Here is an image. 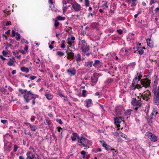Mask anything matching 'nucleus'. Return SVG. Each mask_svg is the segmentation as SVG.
<instances>
[{
    "label": "nucleus",
    "mask_w": 159,
    "mask_h": 159,
    "mask_svg": "<svg viewBox=\"0 0 159 159\" xmlns=\"http://www.w3.org/2000/svg\"><path fill=\"white\" fill-rule=\"evenodd\" d=\"M57 55L61 57L64 56V53L63 52L61 51H58L57 52Z\"/></svg>",
    "instance_id": "2f4dec72"
},
{
    "label": "nucleus",
    "mask_w": 159,
    "mask_h": 159,
    "mask_svg": "<svg viewBox=\"0 0 159 159\" xmlns=\"http://www.w3.org/2000/svg\"><path fill=\"white\" fill-rule=\"evenodd\" d=\"M147 121L148 125L151 126H152V123L153 122V121L151 119H148Z\"/></svg>",
    "instance_id": "473e14b6"
},
{
    "label": "nucleus",
    "mask_w": 159,
    "mask_h": 159,
    "mask_svg": "<svg viewBox=\"0 0 159 159\" xmlns=\"http://www.w3.org/2000/svg\"><path fill=\"white\" fill-rule=\"evenodd\" d=\"M115 125L117 126V127L119 128L120 127V125L119 124H117L120 123L122 121V120L120 118L116 117L115 118Z\"/></svg>",
    "instance_id": "1a4fd4ad"
},
{
    "label": "nucleus",
    "mask_w": 159,
    "mask_h": 159,
    "mask_svg": "<svg viewBox=\"0 0 159 159\" xmlns=\"http://www.w3.org/2000/svg\"><path fill=\"white\" fill-rule=\"evenodd\" d=\"M14 60L15 58L14 57H13L12 59L10 58L9 59V61L7 63V65L10 66H12L14 63Z\"/></svg>",
    "instance_id": "a211bd4d"
},
{
    "label": "nucleus",
    "mask_w": 159,
    "mask_h": 159,
    "mask_svg": "<svg viewBox=\"0 0 159 159\" xmlns=\"http://www.w3.org/2000/svg\"><path fill=\"white\" fill-rule=\"evenodd\" d=\"M76 57V61L77 62H80L81 60V55L80 54L78 53L77 54V56H75Z\"/></svg>",
    "instance_id": "a878e982"
},
{
    "label": "nucleus",
    "mask_w": 159,
    "mask_h": 159,
    "mask_svg": "<svg viewBox=\"0 0 159 159\" xmlns=\"http://www.w3.org/2000/svg\"><path fill=\"white\" fill-rule=\"evenodd\" d=\"M31 130L35 131L36 130V129H37V127L35 125H31L30 126Z\"/></svg>",
    "instance_id": "c85d7f7f"
},
{
    "label": "nucleus",
    "mask_w": 159,
    "mask_h": 159,
    "mask_svg": "<svg viewBox=\"0 0 159 159\" xmlns=\"http://www.w3.org/2000/svg\"><path fill=\"white\" fill-rule=\"evenodd\" d=\"M17 32H15L14 31V30H13L12 31V34L11 35V37H15L16 34V33Z\"/></svg>",
    "instance_id": "49530a36"
},
{
    "label": "nucleus",
    "mask_w": 159,
    "mask_h": 159,
    "mask_svg": "<svg viewBox=\"0 0 159 159\" xmlns=\"http://www.w3.org/2000/svg\"><path fill=\"white\" fill-rule=\"evenodd\" d=\"M101 62L100 61L98 60H95L94 61V63L93 64V66L95 67L96 66L98 65H100Z\"/></svg>",
    "instance_id": "bb28decb"
},
{
    "label": "nucleus",
    "mask_w": 159,
    "mask_h": 159,
    "mask_svg": "<svg viewBox=\"0 0 159 159\" xmlns=\"http://www.w3.org/2000/svg\"><path fill=\"white\" fill-rule=\"evenodd\" d=\"M23 97L25 103H29L30 101L32 99L33 100L32 103L33 105H34L35 104V99L38 98L39 96L37 95L32 93L30 91H27L26 93H25Z\"/></svg>",
    "instance_id": "f257e3e1"
},
{
    "label": "nucleus",
    "mask_w": 159,
    "mask_h": 159,
    "mask_svg": "<svg viewBox=\"0 0 159 159\" xmlns=\"http://www.w3.org/2000/svg\"><path fill=\"white\" fill-rule=\"evenodd\" d=\"M152 134L151 132L148 131L146 133V135L150 139L151 136L152 135Z\"/></svg>",
    "instance_id": "7c9ffc66"
},
{
    "label": "nucleus",
    "mask_w": 159,
    "mask_h": 159,
    "mask_svg": "<svg viewBox=\"0 0 159 159\" xmlns=\"http://www.w3.org/2000/svg\"><path fill=\"white\" fill-rule=\"evenodd\" d=\"M154 7V6H152L151 8H150L149 12V13H153V8Z\"/></svg>",
    "instance_id": "a19ab883"
},
{
    "label": "nucleus",
    "mask_w": 159,
    "mask_h": 159,
    "mask_svg": "<svg viewBox=\"0 0 159 159\" xmlns=\"http://www.w3.org/2000/svg\"><path fill=\"white\" fill-rule=\"evenodd\" d=\"M81 49L82 51L85 53L89 52L90 50V47L89 45H85L84 44L82 45L81 47Z\"/></svg>",
    "instance_id": "6e6552de"
},
{
    "label": "nucleus",
    "mask_w": 159,
    "mask_h": 159,
    "mask_svg": "<svg viewBox=\"0 0 159 159\" xmlns=\"http://www.w3.org/2000/svg\"><path fill=\"white\" fill-rule=\"evenodd\" d=\"M44 123L45 125H49L51 123V121L49 118H47L44 120Z\"/></svg>",
    "instance_id": "4be33fe9"
},
{
    "label": "nucleus",
    "mask_w": 159,
    "mask_h": 159,
    "mask_svg": "<svg viewBox=\"0 0 159 159\" xmlns=\"http://www.w3.org/2000/svg\"><path fill=\"white\" fill-rule=\"evenodd\" d=\"M158 11H159V7L156 8L155 10V13L157 15L159 14Z\"/></svg>",
    "instance_id": "13d9d810"
},
{
    "label": "nucleus",
    "mask_w": 159,
    "mask_h": 159,
    "mask_svg": "<svg viewBox=\"0 0 159 159\" xmlns=\"http://www.w3.org/2000/svg\"><path fill=\"white\" fill-rule=\"evenodd\" d=\"M87 93V91L85 90H82V96L84 97H85L86 96V94Z\"/></svg>",
    "instance_id": "58836bf2"
},
{
    "label": "nucleus",
    "mask_w": 159,
    "mask_h": 159,
    "mask_svg": "<svg viewBox=\"0 0 159 159\" xmlns=\"http://www.w3.org/2000/svg\"><path fill=\"white\" fill-rule=\"evenodd\" d=\"M103 143H102V146L103 147L105 148L106 149L107 148V147L108 145H107V144L104 141H103Z\"/></svg>",
    "instance_id": "5fc2aeb1"
},
{
    "label": "nucleus",
    "mask_w": 159,
    "mask_h": 159,
    "mask_svg": "<svg viewBox=\"0 0 159 159\" xmlns=\"http://www.w3.org/2000/svg\"><path fill=\"white\" fill-rule=\"evenodd\" d=\"M75 39V37L74 36H72L71 37V38L70 39L69 38L67 39V40L68 41V42L70 43H73L74 42L72 41L71 40H74Z\"/></svg>",
    "instance_id": "cd10ccee"
},
{
    "label": "nucleus",
    "mask_w": 159,
    "mask_h": 159,
    "mask_svg": "<svg viewBox=\"0 0 159 159\" xmlns=\"http://www.w3.org/2000/svg\"><path fill=\"white\" fill-rule=\"evenodd\" d=\"M150 139L152 141L155 142L157 141V137L153 134L151 136Z\"/></svg>",
    "instance_id": "5701e85b"
},
{
    "label": "nucleus",
    "mask_w": 159,
    "mask_h": 159,
    "mask_svg": "<svg viewBox=\"0 0 159 159\" xmlns=\"http://www.w3.org/2000/svg\"><path fill=\"white\" fill-rule=\"evenodd\" d=\"M117 32L119 34H121L122 33L123 31L121 30L120 29V30H117Z\"/></svg>",
    "instance_id": "338daca9"
},
{
    "label": "nucleus",
    "mask_w": 159,
    "mask_h": 159,
    "mask_svg": "<svg viewBox=\"0 0 159 159\" xmlns=\"http://www.w3.org/2000/svg\"><path fill=\"white\" fill-rule=\"evenodd\" d=\"M153 78L155 79V80L154 81V84L152 86L153 88L152 91H156V90H157V85L158 84V77L156 75H154Z\"/></svg>",
    "instance_id": "0eeeda50"
},
{
    "label": "nucleus",
    "mask_w": 159,
    "mask_h": 159,
    "mask_svg": "<svg viewBox=\"0 0 159 159\" xmlns=\"http://www.w3.org/2000/svg\"><path fill=\"white\" fill-rule=\"evenodd\" d=\"M73 135L74 137H77V138L78 137H80L77 134L75 133H73Z\"/></svg>",
    "instance_id": "0e129e2a"
},
{
    "label": "nucleus",
    "mask_w": 159,
    "mask_h": 159,
    "mask_svg": "<svg viewBox=\"0 0 159 159\" xmlns=\"http://www.w3.org/2000/svg\"><path fill=\"white\" fill-rule=\"evenodd\" d=\"M131 89L133 90H135L136 88V85H135V83H133L131 85Z\"/></svg>",
    "instance_id": "c9c22d12"
},
{
    "label": "nucleus",
    "mask_w": 159,
    "mask_h": 159,
    "mask_svg": "<svg viewBox=\"0 0 159 159\" xmlns=\"http://www.w3.org/2000/svg\"><path fill=\"white\" fill-rule=\"evenodd\" d=\"M86 105V107H89L90 106L91 104L92 103V100L90 99H89L85 101Z\"/></svg>",
    "instance_id": "2eb2a0df"
},
{
    "label": "nucleus",
    "mask_w": 159,
    "mask_h": 159,
    "mask_svg": "<svg viewBox=\"0 0 159 159\" xmlns=\"http://www.w3.org/2000/svg\"><path fill=\"white\" fill-rule=\"evenodd\" d=\"M72 7L76 11H79L81 10L80 5L78 4L76 2H74L73 3H71Z\"/></svg>",
    "instance_id": "39448f33"
},
{
    "label": "nucleus",
    "mask_w": 159,
    "mask_h": 159,
    "mask_svg": "<svg viewBox=\"0 0 159 159\" xmlns=\"http://www.w3.org/2000/svg\"><path fill=\"white\" fill-rule=\"evenodd\" d=\"M21 42L23 43H25L27 44H28L29 43L28 41L27 40H25L24 38H22Z\"/></svg>",
    "instance_id": "09e8293b"
},
{
    "label": "nucleus",
    "mask_w": 159,
    "mask_h": 159,
    "mask_svg": "<svg viewBox=\"0 0 159 159\" xmlns=\"http://www.w3.org/2000/svg\"><path fill=\"white\" fill-rule=\"evenodd\" d=\"M152 112H153L155 114V117H156L157 114L158 113V112L157 111V110L156 109L154 108Z\"/></svg>",
    "instance_id": "a18cd8bd"
},
{
    "label": "nucleus",
    "mask_w": 159,
    "mask_h": 159,
    "mask_svg": "<svg viewBox=\"0 0 159 159\" xmlns=\"http://www.w3.org/2000/svg\"><path fill=\"white\" fill-rule=\"evenodd\" d=\"M120 133H121V134L120 135V136L123 137V138H125V139L127 140L128 139V137L125 134H124L122 132H120Z\"/></svg>",
    "instance_id": "e433bc0d"
},
{
    "label": "nucleus",
    "mask_w": 159,
    "mask_h": 159,
    "mask_svg": "<svg viewBox=\"0 0 159 159\" xmlns=\"http://www.w3.org/2000/svg\"><path fill=\"white\" fill-rule=\"evenodd\" d=\"M140 55H142L144 53V50H143V48H141L138 51Z\"/></svg>",
    "instance_id": "c03bdc74"
},
{
    "label": "nucleus",
    "mask_w": 159,
    "mask_h": 159,
    "mask_svg": "<svg viewBox=\"0 0 159 159\" xmlns=\"http://www.w3.org/2000/svg\"><path fill=\"white\" fill-rule=\"evenodd\" d=\"M93 53L92 52H90L86 54H84V56L86 55L87 57H89L90 55H93Z\"/></svg>",
    "instance_id": "4d7b16f0"
},
{
    "label": "nucleus",
    "mask_w": 159,
    "mask_h": 159,
    "mask_svg": "<svg viewBox=\"0 0 159 159\" xmlns=\"http://www.w3.org/2000/svg\"><path fill=\"white\" fill-rule=\"evenodd\" d=\"M85 6L86 7H88L89 5V0H85Z\"/></svg>",
    "instance_id": "ea45409f"
},
{
    "label": "nucleus",
    "mask_w": 159,
    "mask_h": 159,
    "mask_svg": "<svg viewBox=\"0 0 159 159\" xmlns=\"http://www.w3.org/2000/svg\"><path fill=\"white\" fill-rule=\"evenodd\" d=\"M98 79V77L95 76V74H94L93 76L91 77V80L92 83L96 84L97 82Z\"/></svg>",
    "instance_id": "f8f14e48"
},
{
    "label": "nucleus",
    "mask_w": 159,
    "mask_h": 159,
    "mask_svg": "<svg viewBox=\"0 0 159 159\" xmlns=\"http://www.w3.org/2000/svg\"><path fill=\"white\" fill-rule=\"evenodd\" d=\"M80 153L83 155V158L84 159L85 157V154L87 153V152L83 150Z\"/></svg>",
    "instance_id": "72a5a7b5"
},
{
    "label": "nucleus",
    "mask_w": 159,
    "mask_h": 159,
    "mask_svg": "<svg viewBox=\"0 0 159 159\" xmlns=\"http://www.w3.org/2000/svg\"><path fill=\"white\" fill-rule=\"evenodd\" d=\"M68 9V7H67L65 6L63 7V13H65L67 9Z\"/></svg>",
    "instance_id": "864d4df0"
},
{
    "label": "nucleus",
    "mask_w": 159,
    "mask_h": 159,
    "mask_svg": "<svg viewBox=\"0 0 159 159\" xmlns=\"http://www.w3.org/2000/svg\"><path fill=\"white\" fill-rule=\"evenodd\" d=\"M78 142L80 143L79 145L80 146L83 145L84 147L87 148L88 145L90 144V141L87 139L82 137H78Z\"/></svg>",
    "instance_id": "f03ea898"
},
{
    "label": "nucleus",
    "mask_w": 159,
    "mask_h": 159,
    "mask_svg": "<svg viewBox=\"0 0 159 159\" xmlns=\"http://www.w3.org/2000/svg\"><path fill=\"white\" fill-rule=\"evenodd\" d=\"M18 147L17 146V145H15L14 147V151L15 152H16L18 148Z\"/></svg>",
    "instance_id": "8fccbe9b"
},
{
    "label": "nucleus",
    "mask_w": 159,
    "mask_h": 159,
    "mask_svg": "<svg viewBox=\"0 0 159 159\" xmlns=\"http://www.w3.org/2000/svg\"><path fill=\"white\" fill-rule=\"evenodd\" d=\"M56 121L59 123L61 125L62 124L63 122L62 121L61 119H56Z\"/></svg>",
    "instance_id": "603ef678"
},
{
    "label": "nucleus",
    "mask_w": 159,
    "mask_h": 159,
    "mask_svg": "<svg viewBox=\"0 0 159 159\" xmlns=\"http://www.w3.org/2000/svg\"><path fill=\"white\" fill-rule=\"evenodd\" d=\"M11 25V22L4 20L3 21L2 27L3 28H4L6 27V26H7Z\"/></svg>",
    "instance_id": "dca6fc26"
},
{
    "label": "nucleus",
    "mask_w": 159,
    "mask_h": 159,
    "mask_svg": "<svg viewBox=\"0 0 159 159\" xmlns=\"http://www.w3.org/2000/svg\"><path fill=\"white\" fill-rule=\"evenodd\" d=\"M31 153V152L30 151H28V152H27L26 153V155L27 157L26 158H29L30 156V155Z\"/></svg>",
    "instance_id": "6e6d98bb"
},
{
    "label": "nucleus",
    "mask_w": 159,
    "mask_h": 159,
    "mask_svg": "<svg viewBox=\"0 0 159 159\" xmlns=\"http://www.w3.org/2000/svg\"><path fill=\"white\" fill-rule=\"evenodd\" d=\"M137 0H132V3L131 5V7H134L136 5V2Z\"/></svg>",
    "instance_id": "f704fd0d"
},
{
    "label": "nucleus",
    "mask_w": 159,
    "mask_h": 159,
    "mask_svg": "<svg viewBox=\"0 0 159 159\" xmlns=\"http://www.w3.org/2000/svg\"><path fill=\"white\" fill-rule=\"evenodd\" d=\"M154 93L153 101L155 104L157 105L159 104V86L157 90L152 91Z\"/></svg>",
    "instance_id": "7ed1b4c3"
},
{
    "label": "nucleus",
    "mask_w": 159,
    "mask_h": 159,
    "mask_svg": "<svg viewBox=\"0 0 159 159\" xmlns=\"http://www.w3.org/2000/svg\"><path fill=\"white\" fill-rule=\"evenodd\" d=\"M138 81H137L136 83V84H137L136 85V88L138 89H139L140 88H141L142 87V86H141L139 84H138Z\"/></svg>",
    "instance_id": "bf43d9fd"
},
{
    "label": "nucleus",
    "mask_w": 159,
    "mask_h": 159,
    "mask_svg": "<svg viewBox=\"0 0 159 159\" xmlns=\"http://www.w3.org/2000/svg\"><path fill=\"white\" fill-rule=\"evenodd\" d=\"M30 78L32 80H34V79L36 78V77L35 76H30Z\"/></svg>",
    "instance_id": "69168bd1"
},
{
    "label": "nucleus",
    "mask_w": 159,
    "mask_h": 159,
    "mask_svg": "<svg viewBox=\"0 0 159 159\" xmlns=\"http://www.w3.org/2000/svg\"><path fill=\"white\" fill-rule=\"evenodd\" d=\"M16 39L17 40H18L20 39V34H19L18 33H16Z\"/></svg>",
    "instance_id": "79ce46f5"
},
{
    "label": "nucleus",
    "mask_w": 159,
    "mask_h": 159,
    "mask_svg": "<svg viewBox=\"0 0 159 159\" xmlns=\"http://www.w3.org/2000/svg\"><path fill=\"white\" fill-rule=\"evenodd\" d=\"M146 41L148 45L150 48H152L154 47V43L151 40V38L147 39Z\"/></svg>",
    "instance_id": "9b49d317"
},
{
    "label": "nucleus",
    "mask_w": 159,
    "mask_h": 159,
    "mask_svg": "<svg viewBox=\"0 0 159 159\" xmlns=\"http://www.w3.org/2000/svg\"><path fill=\"white\" fill-rule=\"evenodd\" d=\"M68 52V51H66V52L68 55V56L67 57V58H70L71 59H73L74 58V53L71 52Z\"/></svg>",
    "instance_id": "4468645a"
},
{
    "label": "nucleus",
    "mask_w": 159,
    "mask_h": 159,
    "mask_svg": "<svg viewBox=\"0 0 159 159\" xmlns=\"http://www.w3.org/2000/svg\"><path fill=\"white\" fill-rule=\"evenodd\" d=\"M156 2H157L156 1H155L154 0H150V4L151 5L153 3H154Z\"/></svg>",
    "instance_id": "e2e57ef3"
},
{
    "label": "nucleus",
    "mask_w": 159,
    "mask_h": 159,
    "mask_svg": "<svg viewBox=\"0 0 159 159\" xmlns=\"http://www.w3.org/2000/svg\"><path fill=\"white\" fill-rule=\"evenodd\" d=\"M122 107H116L115 108V111L117 114L121 115L122 114Z\"/></svg>",
    "instance_id": "ddd939ff"
},
{
    "label": "nucleus",
    "mask_w": 159,
    "mask_h": 159,
    "mask_svg": "<svg viewBox=\"0 0 159 159\" xmlns=\"http://www.w3.org/2000/svg\"><path fill=\"white\" fill-rule=\"evenodd\" d=\"M35 118L34 116H32L30 118V120L32 122L34 121L35 120Z\"/></svg>",
    "instance_id": "774afa93"
},
{
    "label": "nucleus",
    "mask_w": 159,
    "mask_h": 159,
    "mask_svg": "<svg viewBox=\"0 0 159 159\" xmlns=\"http://www.w3.org/2000/svg\"><path fill=\"white\" fill-rule=\"evenodd\" d=\"M59 25V22L57 21V20H55V23L54 24V25L56 27V28Z\"/></svg>",
    "instance_id": "37998d69"
},
{
    "label": "nucleus",
    "mask_w": 159,
    "mask_h": 159,
    "mask_svg": "<svg viewBox=\"0 0 159 159\" xmlns=\"http://www.w3.org/2000/svg\"><path fill=\"white\" fill-rule=\"evenodd\" d=\"M57 20H64L65 19V17H62L61 16H58L56 18Z\"/></svg>",
    "instance_id": "c756f323"
},
{
    "label": "nucleus",
    "mask_w": 159,
    "mask_h": 159,
    "mask_svg": "<svg viewBox=\"0 0 159 159\" xmlns=\"http://www.w3.org/2000/svg\"><path fill=\"white\" fill-rule=\"evenodd\" d=\"M147 92L148 93L145 94L144 96H143V99L146 101H148L150 99V97L151 96V92L148 90H147Z\"/></svg>",
    "instance_id": "9d476101"
},
{
    "label": "nucleus",
    "mask_w": 159,
    "mask_h": 159,
    "mask_svg": "<svg viewBox=\"0 0 159 159\" xmlns=\"http://www.w3.org/2000/svg\"><path fill=\"white\" fill-rule=\"evenodd\" d=\"M21 70L23 72L28 73L29 71V69L28 68L24 66H22L20 68Z\"/></svg>",
    "instance_id": "6ab92c4d"
},
{
    "label": "nucleus",
    "mask_w": 159,
    "mask_h": 159,
    "mask_svg": "<svg viewBox=\"0 0 159 159\" xmlns=\"http://www.w3.org/2000/svg\"><path fill=\"white\" fill-rule=\"evenodd\" d=\"M88 63V64L87 65V66L89 65L90 67H92L93 65V61H90Z\"/></svg>",
    "instance_id": "3c124183"
},
{
    "label": "nucleus",
    "mask_w": 159,
    "mask_h": 159,
    "mask_svg": "<svg viewBox=\"0 0 159 159\" xmlns=\"http://www.w3.org/2000/svg\"><path fill=\"white\" fill-rule=\"evenodd\" d=\"M67 72L71 74V75H74L76 74L75 70L74 69H73L71 70L68 69L67 70Z\"/></svg>",
    "instance_id": "aec40b11"
},
{
    "label": "nucleus",
    "mask_w": 159,
    "mask_h": 159,
    "mask_svg": "<svg viewBox=\"0 0 159 159\" xmlns=\"http://www.w3.org/2000/svg\"><path fill=\"white\" fill-rule=\"evenodd\" d=\"M2 53L3 56H5L8 54V52L5 50H3L2 52Z\"/></svg>",
    "instance_id": "052dcab7"
},
{
    "label": "nucleus",
    "mask_w": 159,
    "mask_h": 159,
    "mask_svg": "<svg viewBox=\"0 0 159 159\" xmlns=\"http://www.w3.org/2000/svg\"><path fill=\"white\" fill-rule=\"evenodd\" d=\"M131 103L132 105L138 106V107H140L142 106V103L138 101L135 98H134L131 101Z\"/></svg>",
    "instance_id": "423d86ee"
},
{
    "label": "nucleus",
    "mask_w": 159,
    "mask_h": 159,
    "mask_svg": "<svg viewBox=\"0 0 159 159\" xmlns=\"http://www.w3.org/2000/svg\"><path fill=\"white\" fill-rule=\"evenodd\" d=\"M45 96L49 100L52 99L53 98L52 95L48 93H45Z\"/></svg>",
    "instance_id": "412c9836"
},
{
    "label": "nucleus",
    "mask_w": 159,
    "mask_h": 159,
    "mask_svg": "<svg viewBox=\"0 0 159 159\" xmlns=\"http://www.w3.org/2000/svg\"><path fill=\"white\" fill-rule=\"evenodd\" d=\"M90 26L92 28L98 30V25L96 22H93L91 24Z\"/></svg>",
    "instance_id": "f3484780"
},
{
    "label": "nucleus",
    "mask_w": 159,
    "mask_h": 159,
    "mask_svg": "<svg viewBox=\"0 0 159 159\" xmlns=\"http://www.w3.org/2000/svg\"><path fill=\"white\" fill-rule=\"evenodd\" d=\"M19 91L22 94H24V93H26L27 92V90L26 89H24L23 90L22 89H19Z\"/></svg>",
    "instance_id": "4c0bfd02"
},
{
    "label": "nucleus",
    "mask_w": 159,
    "mask_h": 159,
    "mask_svg": "<svg viewBox=\"0 0 159 159\" xmlns=\"http://www.w3.org/2000/svg\"><path fill=\"white\" fill-rule=\"evenodd\" d=\"M113 81V79L111 78H110L107 80L105 82V83L106 84H109L112 83Z\"/></svg>",
    "instance_id": "393cba45"
},
{
    "label": "nucleus",
    "mask_w": 159,
    "mask_h": 159,
    "mask_svg": "<svg viewBox=\"0 0 159 159\" xmlns=\"http://www.w3.org/2000/svg\"><path fill=\"white\" fill-rule=\"evenodd\" d=\"M133 110L131 109H128L125 111V116H129Z\"/></svg>",
    "instance_id": "b1692460"
},
{
    "label": "nucleus",
    "mask_w": 159,
    "mask_h": 159,
    "mask_svg": "<svg viewBox=\"0 0 159 159\" xmlns=\"http://www.w3.org/2000/svg\"><path fill=\"white\" fill-rule=\"evenodd\" d=\"M137 26L139 27H142V23L141 22H138L137 24Z\"/></svg>",
    "instance_id": "680f3d73"
},
{
    "label": "nucleus",
    "mask_w": 159,
    "mask_h": 159,
    "mask_svg": "<svg viewBox=\"0 0 159 159\" xmlns=\"http://www.w3.org/2000/svg\"><path fill=\"white\" fill-rule=\"evenodd\" d=\"M140 84L142 87L147 88L150 86L151 83V80L148 78H145L141 79L140 81Z\"/></svg>",
    "instance_id": "20e7f679"
},
{
    "label": "nucleus",
    "mask_w": 159,
    "mask_h": 159,
    "mask_svg": "<svg viewBox=\"0 0 159 159\" xmlns=\"http://www.w3.org/2000/svg\"><path fill=\"white\" fill-rule=\"evenodd\" d=\"M136 63L135 62L131 63L129 64V66H130L134 67L136 65Z\"/></svg>",
    "instance_id": "de8ad7c7"
}]
</instances>
